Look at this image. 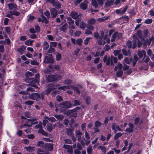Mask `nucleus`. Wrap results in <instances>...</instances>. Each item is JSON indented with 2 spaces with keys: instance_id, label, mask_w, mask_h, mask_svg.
<instances>
[{
  "instance_id": "7",
  "label": "nucleus",
  "mask_w": 154,
  "mask_h": 154,
  "mask_svg": "<svg viewBox=\"0 0 154 154\" xmlns=\"http://www.w3.org/2000/svg\"><path fill=\"white\" fill-rule=\"evenodd\" d=\"M44 62L45 63H53L54 60L51 54L47 55L45 57Z\"/></svg>"
},
{
  "instance_id": "41",
  "label": "nucleus",
  "mask_w": 154,
  "mask_h": 154,
  "mask_svg": "<svg viewBox=\"0 0 154 154\" xmlns=\"http://www.w3.org/2000/svg\"><path fill=\"white\" fill-rule=\"evenodd\" d=\"M38 132L45 136H47L48 135V133L44 131L43 129L41 131H38Z\"/></svg>"
},
{
  "instance_id": "2",
  "label": "nucleus",
  "mask_w": 154,
  "mask_h": 154,
  "mask_svg": "<svg viewBox=\"0 0 154 154\" xmlns=\"http://www.w3.org/2000/svg\"><path fill=\"white\" fill-rule=\"evenodd\" d=\"M44 94L42 93L40 94H39L32 93L30 94L29 96V98L30 99L38 100L39 99H44Z\"/></svg>"
},
{
  "instance_id": "1",
  "label": "nucleus",
  "mask_w": 154,
  "mask_h": 154,
  "mask_svg": "<svg viewBox=\"0 0 154 154\" xmlns=\"http://www.w3.org/2000/svg\"><path fill=\"white\" fill-rule=\"evenodd\" d=\"M72 88L75 91H76L77 94H79L80 93V91L83 90V88L80 85H78L77 87H74L72 86H63L58 88L59 90H65L66 89Z\"/></svg>"
},
{
  "instance_id": "51",
  "label": "nucleus",
  "mask_w": 154,
  "mask_h": 154,
  "mask_svg": "<svg viewBox=\"0 0 154 154\" xmlns=\"http://www.w3.org/2000/svg\"><path fill=\"white\" fill-rule=\"evenodd\" d=\"M73 102L74 103V106L79 105L81 103V102L77 100H75Z\"/></svg>"
},
{
  "instance_id": "12",
  "label": "nucleus",
  "mask_w": 154,
  "mask_h": 154,
  "mask_svg": "<svg viewBox=\"0 0 154 154\" xmlns=\"http://www.w3.org/2000/svg\"><path fill=\"white\" fill-rule=\"evenodd\" d=\"M68 23L69 24V27L70 29H75L76 27L74 25V21L71 19L68 20Z\"/></svg>"
},
{
  "instance_id": "62",
  "label": "nucleus",
  "mask_w": 154,
  "mask_h": 154,
  "mask_svg": "<svg viewBox=\"0 0 154 154\" xmlns=\"http://www.w3.org/2000/svg\"><path fill=\"white\" fill-rule=\"evenodd\" d=\"M81 34V32L79 31H76L75 33V35L76 36H79Z\"/></svg>"
},
{
  "instance_id": "46",
  "label": "nucleus",
  "mask_w": 154,
  "mask_h": 154,
  "mask_svg": "<svg viewBox=\"0 0 154 154\" xmlns=\"http://www.w3.org/2000/svg\"><path fill=\"white\" fill-rule=\"evenodd\" d=\"M61 58V54L59 53H57L56 55V59L57 60H60Z\"/></svg>"
},
{
  "instance_id": "30",
  "label": "nucleus",
  "mask_w": 154,
  "mask_h": 154,
  "mask_svg": "<svg viewBox=\"0 0 154 154\" xmlns=\"http://www.w3.org/2000/svg\"><path fill=\"white\" fill-rule=\"evenodd\" d=\"M41 17L42 19V22H45L46 24L48 23V21L46 18L43 14L42 15Z\"/></svg>"
},
{
  "instance_id": "42",
  "label": "nucleus",
  "mask_w": 154,
  "mask_h": 154,
  "mask_svg": "<svg viewBox=\"0 0 154 154\" xmlns=\"http://www.w3.org/2000/svg\"><path fill=\"white\" fill-rule=\"evenodd\" d=\"M44 145V142L42 141H38V142L37 145L38 146L40 147H42Z\"/></svg>"
},
{
  "instance_id": "58",
  "label": "nucleus",
  "mask_w": 154,
  "mask_h": 154,
  "mask_svg": "<svg viewBox=\"0 0 154 154\" xmlns=\"http://www.w3.org/2000/svg\"><path fill=\"white\" fill-rule=\"evenodd\" d=\"M91 39V38H86L84 41V43L85 44H88L89 41Z\"/></svg>"
},
{
  "instance_id": "15",
  "label": "nucleus",
  "mask_w": 154,
  "mask_h": 154,
  "mask_svg": "<svg viewBox=\"0 0 154 154\" xmlns=\"http://www.w3.org/2000/svg\"><path fill=\"white\" fill-rule=\"evenodd\" d=\"M122 35L121 34H119L117 32L114 33L112 35V38L111 39V42H112L115 41V39L116 37H118V38L121 37Z\"/></svg>"
},
{
  "instance_id": "29",
  "label": "nucleus",
  "mask_w": 154,
  "mask_h": 154,
  "mask_svg": "<svg viewBox=\"0 0 154 154\" xmlns=\"http://www.w3.org/2000/svg\"><path fill=\"white\" fill-rule=\"evenodd\" d=\"M87 5L85 3H82L80 5L81 8L83 10L86 9H87Z\"/></svg>"
},
{
  "instance_id": "38",
  "label": "nucleus",
  "mask_w": 154,
  "mask_h": 154,
  "mask_svg": "<svg viewBox=\"0 0 154 154\" xmlns=\"http://www.w3.org/2000/svg\"><path fill=\"white\" fill-rule=\"evenodd\" d=\"M87 152L88 154H91L92 151V147L91 146H89L87 149Z\"/></svg>"
},
{
  "instance_id": "39",
  "label": "nucleus",
  "mask_w": 154,
  "mask_h": 154,
  "mask_svg": "<svg viewBox=\"0 0 154 154\" xmlns=\"http://www.w3.org/2000/svg\"><path fill=\"white\" fill-rule=\"evenodd\" d=\"M28 18H27V20L28 21L31 22L35 18V17H34L33 16L31 15H29L28 16Z\"/></svg>"
},
{
  "instance_id": "47",
  "label": "nucleus",
  "mask_w": 154,
  "mask_h": 154,
  "mask_svg": "<svg viewBox=\"0 0 154 154\" xmlns=\"http://www.w3.org/2000/svg\"><path fill=\"white\" fill-rule=\"evenodd\" d=\"M128 8V6H126L123 9H121V14H124L125 12L126 11Z\"/></svg>"
},
{
  "instance_id": "53",
  "label": "nucleus",
  "mask_w": 154,
  "mask_h": 154,
  "mask_svg": "<svg viewBox=\"0 0 154 154\" xmlns=\"http://www.w3.org/2000/svg\"><path fill=\"white\" fill-rule=\"evenodd\" d=\"M125 131L129 132V133H132L134 132V129L132 128H127L125 130Z\"/></svg>"
},
{
  "instance_id": "36",
  "label": "nucleus",
  "mask_w": 154,
  "mask_h": 154,
  "mask_svg": "<svg viewBox=\"0 0 154 154\" xmlns=\"http://www.w3.org/2000/svg\"><path fill=\"white\" fill-rule=\"evenodd\" d=\"M123 74V71L122 70H118L117 72L116 76L117 77L122 76Z\"/></svg>"
},
{
  "instance_id": "59",
  "label": "nucleus",
  "mask_w": 154,
  "mask_h": 154,
  "mask_svg": "<svg viewBox=\"0 0 154 154\" xmlns=\"http://www.w3.org/2000/svg\"><path fill=\"white\" fill-rule=\"evenodd\" d=\"M20 13L17 11H13V15H15L16 16H19L20 14Z\"/></svg>"
},
{
  "instance_id": "57",
  "label": "nucleus",
  "mask_w": 154,
  "mask_h": 154,
  "mask_svg": "<svg viewBox=\"0 0 154 154\" xmlns=\"http://www.w3.org/2000/svg\"><path fill=\"white\" fill-rule=\"evenodd\" d=\"M91 24H89L88 23V24L87 25L86 27L88 29H90L92 30H93L94 29V27Z\"/></svg>"
},
{
  "instance_id": "55",
  "label": "nucleus",
  "mask_w": 154,
  "mask_h": 154,
  "mask_svg": "<svg viewBox=\"0 0 154 154\" xmlns=\"http://www.w3.org/2000/svg\"><path fill=\"white\" fill-rule=\"evenodd\" d=\"M31 64L33 65H38L39 64V63L37 62L35 60H31Z\"/></svg>"
},
{
  "instance_id": "20",
  "label": "nucleus",
  "mask_w": 154,
  "mask_h": 154,
  "mask_svg": "<svg viewBox=\"0 0 154 154\" xmlns=\"http://www.w3.org/2000/svg\"><path fill=\"white\" fill-rule=\"evenodd\" d=\"M47 79L50 82L54 81V75H48L47 77Z\"/></svg>"
},
{
  "instance_id": "9",
  "label": "nucleus",
  "mask_w": 154,
  "mask_h": 154,
  "mask_svg": "<svg viewBox=\"0 0 154 154\" xmlns=\"http://www.w3.org/2000/svg\"><path fill=\"white\" fill-rule=\"evenodd\" d=\"M112 128L113 130L115 133H116L117 131H122L123 130L118 125H116L115 123H113L112 125Z\"/></svg>"
},
{
  "instance_id": "22",
  "label": "nucleus",
  "mask_w": 154,
  "mask_h": 154,
  "mask_svg": "<svg viewBox=\"0 0 154 154\" xmlns=\"http://www.w3.org/2000/svg\"><path fill=\"white\" fill-rule=\"evenodd\" d=\"M26 48V47L24 46H22L20 48L18 49L17 51L19 52L22 54H23V51L25 50Z\"/></svg>"
},
{
  "instance_id": "24",
  "label": "nucleus",
  "mask_w": 154,
  "mask_h": 154,
  "mask_svg": "<svg viewBox=\"0 0 154 154\" xmlns=\"http://www.w3.org/2000/svg\"><path fill=\"white\" fill-rule=\"evenodd\" d=\"M49 48V45L48 43L47 42H45L43 43V48L44 50H47Z\"/></svg>"
},
{
  "instance_id": "23",
  "label": "nucleus",
  "mask_w": 154,
  "mask_h": 154,
  "mask_svg": "<svg viewBox=\"0 0 154 154\" xmlns=\"http://www.w3.org/2000/svg\"><path fill=\"white\" fill-rule=\"evenodd\" d=\"M137 35L142 40H143L144 39L142 37V32L141 31L139 30L137 31Z\"/></svg>"
},
{
  "instance_id": "52",
  "label": "nucleus",
  "mask_w": 154,
  "mask_h": 154,
  "mask_svg": "<svg viewBox=\"0 0 154 154\" xmlns=\"http://www.w3.org/2000/svg\"><path fill=\"white\" fill-rule=\"evenodd\" d=\"M13 14V11H10L9 12V13L6 15V16L9 18H12Z\"/></svg>"
},
{
  "instance_id": "40",
  "label": "nucleus",
  "mask_w": 154,
  "mask_h": 154,
  "mask_svg": "<svg viewBox=\"0 0 154 154\" xmlns=\"http://www.w3.org/2000/svg\"><path fill=\"white\" fill-rule=\"evenodd\" d=\"M46 118L48 120L50 121H51L52 122H54L56 121L55 119L53 117H50L49 118L47 117H46Z\"/></svg>"
},
{
  "instance_id": "3",
  "label": "nucleus",
  "mask_w": 154,
  "mask_h": 154,
  "mask_svg": "<svg viewBox=\"0 0 154 154\" xmlns=\"http://www.w3.org/2000/svg\"><path fill=\"white\" fill-rule=\"evenodd\" d=\"M57 88V86L54 84H49L48 85V88L46 90L44 91L43 92V93L44 94H48L52 90L56 89Z\"/></svg>"
},
{
  "instance_id": "26",
  "label": "nucleus",
  "mask_w": 154,
  "mask_h": 154,
  "mask_svg": "<svg viewBox=\"0 0 154 154\" xmlns=\"http://www.w3.org/2000/svg\"><path fill=\"white\" fill-rule=\"evenodd\" d=\"M47 128L48 131L49 132H51L53 129L52 125L51 124H47Z\"/></svg>"
},
{
  "instance_id": "25",
  "label": "nucleus",
  "mask_w": 154,
  "mask_h": 154,
  "mask_svg": "<svg viewBox=\"0 0 154 154\" xmlns=\"http://www.w3.org/2000/svg\"><path fill=\"white\" fill-rule=\"evenodd\" d=\"M57 8H59L60 7V5L59 2L56 1L54 2V3L53 5Z\"/></svg>"
},
{
  "instance_id": "14",
  "label": "nucleus",
  "mask_w": 154,
  "mask_h": 154,
  "mask_svg": "<svg viewBox=\"0 0 154 154\" xmlns=\"http://www.w3.org/2000/svg\"><path fill=\"white\" fill-rule=\"evenodd\" d=\"M71 15L73 18L75 19L79 18L80 16V14H78L77 12L73 11L71 12Z\"/></svg>"
},
{
  "instance_id": "13",
  "label": "nucleus",
  "mask_w": 154,
  "mask_h": 154,
  "mask_svg": "<svg viewBox=\"0 0 154 154\" xmlns=\"http://www.w3.org/2000/svg\"><path fill=\"white\" fill-rule=\"evenodd\" d=\"M63 147L67 149V152L71 154H72L73 152L72 148V146H70L69 145H64Z\"/></svg>"
},
{
  "instance_id": "4",
  "label": "nucleus",
  "mask_w": 154,
  "mask_h": 154,
  "mask_svg": "<svg viewBox=\"0 0 154 154\" xmlns=\"http://www.w3.org/2000/svg\"><path fill=\"white\" fill-rule=\"evenodd\" d=\"M107 37L108 35H106L104 38L99 37V39L98 41V44L100 45H103L105 44L106 42L107 43H109L110 42V39L109 38H107Z\"/></svg>"
},
{
  "instance_id": "63",
  "label": "nucleus",
  "mask_w": 154,
  "mask_h": 154,
  "mask_svg": "<svg viewBox=\"0 0 154 154\" xmlns=\"http://www.w3.org/2000/svg\"><path fill=\"white\" fill-rule=\"evenodd\" d=\"M5 30L6 32L8 33H10V32L11 29L10 28L8 27H5Z\"/></svg>"
},
{
  "instance_id": "11",
  "label": "nucleus",
  "mask_w": 154,
  "mask_h": 154,
  "mask_svg": "<svg viewBox=\"0 0 154 154\" xmlns=\"http://www.w3.org/2000/svg\"><path fill=\"white\" fill-rule=\"evenodd\" d=\"M143 120H140V119L138 117H136L134 119V124L138 126H140L143 123Z\"/></svg>"
},
{
  "instance_id": "31",
  "label": "nucleus",
  "mask_w": 154,
  "mask_h": 154,
  "mask_svg": "<svg viewBox=\"0 0 154 154\" xmlns=\"http://www.w3.org/2000/svg\"><path fill=\"white\" fill-rule=\"evenodd\" d=\"M132 59L130 60H129V59L127 57H125L123 60L124 63H126L127 64H130L131 61Z\"/></svg>"
},
{
  "instance_id": "32",
  "label": "nucleus",
  "mask_w": 154,
  "mask_h": 154,
  "mask_svg": "<svg viewBox=\"0 0 154 154\" xmlns=\"http://www.w3.org/2000/svg\"><path fill=\"white\" fill-rule=\"evenodd\" d=\"M68 25L66 23H65L61 28V30L65 32V30L68 28Z\"/></svg>"
},
{
  "instance_id": "60",
  "label": "nucleus",
  "mask_w": 154,
  "mask_h": 154,
  "mask_svg": "<svg viewBox=\"0 0 154 154\" xmlns=\"http://www.w3.org/2000/svg\"><path fill=\"white\" fill-rule=\"evenodd\" d=\"M44 14L47 17L49 18L50 17V14L49 11H47L44 13Z\"/></svg>"
},
{
  "instance_id": "56",
  "label": "nucleus",
  "mask_w": 154,
  "mask_h": 154,
  "mask_svg": "<svg viewBox=\"0 0 154 154\" xmlns=\"http://www.w3.org/2000/svg\"><path fill=\"white\" fill-rule=\"evenodd\" d=\"M126 45L128 48H131V42L130 41H128L127 42Z\"/></svg>"
},
{
  "instance_id": "61",
  "label": "nucleus",
  "mask_w": 154,
  "mask_h": 154,
  "mask_svg": "<svg viewBox=\"0 0 154 154\" xmlns=\"http://www.w3.org/2000/svg\"><path fill=\"white\" fill-rule=\"evenodd\" d=\"M105 0H97L98 4L100 5H102Z\"/></svg>"
},
{
  "instance_id": "16",
  "label": "nucleus",
  "mask_w": 154,
  "mask_h": 154,
  "mask_svg": "<svg viewBox=\"0 0 154 154\" xmlns=\"http://www.w3.org/2000/svg\"><path fill=\"white\" fill-rule=\"evenodd\" d=\"M51 14L52 17H55L58 14L57 11L55 8H52L51 9Z\"/></svg>"
},
{
  "instance_id": "45",
  "label": "nucleus",
  "mask_w": 154,
  "mask_h": 154,
  "mask_svg": "<svg viewBox=\"0 0 154 154\" xmlns=\"http://www.w3.org/2000/svg\"><path fill=\"white\" fill-rule=\"evenodd\" d=\"M54 76L55 81H57L59 80L61 78V76L58 75H54Z\"/></svg>"
},
{
  "instance_id": "44",
  "label": "nucleus",
  "mask_w": 154,
  "mask_h": 154,
  "mask_svg": "<svg viewBox=\"0 0 154 154\" xmlns=\"http://www.w3.org/2000/svg\"><path fill=\"white\" fill-rule=\"evenodd\" d=\"M143 59L144 60V62L146 63L148 62L150 60L149 57L146 56H144Z\"/></svg>"
},
{
  "instance_id": "50",
  "label": "nucleus",
  "mask_w": 154,
  "mask_h": 154,
  "mask_svg": "<svg viewBox=\"0 0 154 154\" xmlns=\"http://www.w3.org/2000/svg\"><path fill=\"white\" fill-rule=\"evenodd\" d=\"M83 41L82 39L81 38H79L76 41V44L79 45H81V44L82 43Z\"/></svg>"
},
{
  "instance_id": "17",
  "label": "nucleus",
  "mask_w": 154,
  "mask_h": 154,
  "mask_svg": "<svg viewBox=\"0 0 154 154\" xmlns=\"http://www.w3.org/2000/svg\"><path fill=\"white\" fill-rule=\"evenodd\" d=\"M147 52L148 55L150 57L151 59L152 60L154 58V54L152 53V52L151 50L148 49Z\"/></svg>"
},
{
  "instance_id": "28",
  "label": "nucleus",
  "mask_w": 154,
  "mask_h": 154,
  "mask_svg": "<svg viewBox=\"0 0 154 154\" xmlns=\"http://www.w3.org/2000/svg\"><path fill=\"white\" fill-rule=\"evenodd\" d=\"M110 64H111V65H112L113 64V62L112 61V58H109L108 59V60L106 61V64L107 65H109Z\"/></svg>"
},
{
  "instance_id": "33",
  "label": "nucleus",
  "mask_w": 154,
  "mask_h": 154,
  "mask_svg": "<svg viewBox=\"0 0 154 154\" xmlns=\"http://www.w3.org/2000/svg\"><path fill=\"white\" fill-rule=\"evenodd\" d=\"M109 17V16L106 17H104L102 18H100L98 19V20L100 22L103 21L104 20L108 19Z\"/></svg>"
},
{
  "instance_id": "37",
  "label": "nucleus",
  "mask_w": 154,
  "mask_h": 154,
  "mask_svg": "<svg viewBox=\"0 0 154 154\" xmlns=\"http://www.w3.org/2000/svg\"><path fill=\"white\" fill-rule=\"evenodd\" d=\"M98 148L99 149H101L104 154L106 153V148L105 147L103 146H98Z\"/></svg>"
},
{
  "instance_id": "27",
  "label": "nucleus",
  "mask_w": 154,
  "mask_h": 154,
  "mask_svg": "<svg viewBox=\"0 0 154 154\" xmlns=\"http://www.w3.org/2000/svg\"><path fill=\"white\" fill-rule=\"evenodd\" d=\"M91 4L95 8H97L98 6V4L97 2V0H92Z\"/></svg>"
},
{
  "instance_id": "35",
  "label": "nucleus",
  "mask_w": 154,
  "mask_h": 154,
  "mask_svg": "<svg viewBox=\"0 0 154 154\" xmlns=\"http://www.w3.org/2000/svg\"><path fill=\"white\" fill-rule=\"evenodd\" d=\"M101 123L98 121H97L95 123V126L98 128L101 125Z\"/></svg>"
},
{
  "instance_id": "54",
  "label": "nucleus",
  "mask_w": 154,
  "mask_h": 154,
  "mask_svg": "<svg viewBox=\"0 0 154 154\" xmlns=\"http://www.w3.org/2000/svg\"><path fill=\"white\" fill-rule=\"evenodd\" d=\"M24 103L28 105H31L33 103V102L31 100H28L25 102Z\"/></svg>"
},
{
  "instance_id": "64",
  "label": "nucleus",
  "mask_w": 154,
  "mask_h": 154,
  "mask_svg": "<svg viewBox=\"0 0 154 154\" xmlns=\"http://www.w3.org/2000/svg\"><path fill=\"white\" fill-rule=\"evenodd\" d=\"M9 19L8 18H5L4 20V24L5 25H7L8 24V23Z\"/></svg>"
},
{
  "instance_id": "6",
  "label": "nucleus",
  "mask_w": 154,
  "mask_h": 154,
  "mask_svg": "<svg viewBox=\"0 0 154 154\" xmlns=\"http://www.w3.org/2000/svg\"><path fill=\"white\" fill-rule=\"evenodd\" d=\"M134 39V42H133V46L132 47L133 48H134L137 45V44L138 46L139 47H140L142 45V43L140 42L138 39L137 38L136 36L134 35L133 36Z\"/></svg>"
},
{
  "instance_id": "21",
  "label": "nucleus",
  "mask_w": 154,
  "mask_h": 154,
  "mask_svg": "<svg viewBox=\"0 0 154 154\" xmlns=\"http://www.w3.org/2000/svg\"><path fill=\"white\" fill-rule=\"evenodd\" d=\"M25 148L26 150L31 152H33L35 150V148L34 147H31L30 146L26 147Z\"/></svg>"
},
{
  "instance_id": "34",
  "label": "nucleus",
  "mask_w": 154,
  "mask_h": 154,
  "mask_svg": "<svg viewBox=\"0 0 154 154\" xmlns=\"http://www.w3.org/2000/svg\"><path fill=\"white\" fill-rule=\"evenodd\" d=\"M122 135V134L120 132L117 133L115 135L114 137V139L115 140H117L118 138L120 137Z\"/></svg>"
},
{
  "instance_id": "18",
  "label": "nucleus",
  "mask_w": 154,
  "mask_h": 154,
  "mask_svg": "<svg viewBox=\"0 0 154 154\" xmlns=\"http://www.w3.org/2000/svg\"><path fill=\"white\" fill-rule=\"evenodd\" d=\"M122 64L120 63H118L117 65L115 66L114 70L115 71H117L118 69V70H122Z\"/></svg>"
},
{
  "instance_id": "19",
  "label": "nucleus",
  "mask_w": 154,
  "mask_h": 154,
  "mask_svg": "<svg viewBox=\"0 0 154 154\" xmlns=\"http://www.w3.org/2000/svg\"><path fill=\"white\" fill-rule=\"evenodd\" d=\"M96 21L95 19L93 18H91L89 19L88 21V23L89 24H91V25H93L94 24Z\"/></svg>"
},
{
  "instance_id": "8",
  "label": "nucleus",
  "mask_w": 154,
  "mask_h": 154,
  "mask_svg": "<svg viewBox=\"0 0 154 154\" xmlns=\"http://www.w3.org/2000/svg\"><path fill=\"white\" fill-rule=\"evenodd\" d=\"M9 9L13 11H16L17 10V5L15 3H10L8 5Z\"/></svg>"
},
{
  "instance_id": "43",
  "label": "nucleus",
  "mask_w": 154,
  "mask_h": 154,
  "mask_svg": "<svg viewBox=\"0 0 154 154\" xmlns=\"http://www.w3.org/2000/svg\"><path fill=\"white\" fill-rule=\"evenodd\" d=\"M35 128L39 129L38 131H41L42 129V126L41 124H39L35 126Z\"/></svg>"
},
{
  "instance_id": "5",
  "label": "nucleus",
  "mask_w": 154,
  "mask_h": 154,
  "mask_svg": "<svg viewBox=\"0 0 154 154\" xmlns=\"http://www.w3.org/2000/svg\"><path fill=\"white\" fill-rule=\"evenodd\" d=\"M72 104L69 102L67 101H64L60 103L59 106L61 108H69L71 107Z\"/></svg>"
},
{
  "instance_id": "49",
  "label": "nucleus",
  "mask_w": 154,
  "mask_h": 154,
  "mask_svg": "<svg viewBox=\"0 0 154 154\" xmlns=\"http://www.w3.org/2000/svg\"><path fill=\"white\" fill-rule=\"evenodd\" d=\"M114 0H110V1H108L106 3V5L107 6L111 5L114 2Z\"/></svg>"
},
{
  "instance_id": "10",
  "label": "nucleus",
  "mask_w": 154,
  "mask_h": 154,
  "mask_svg": "<svg viewBox=\"0 0 154 154\" xmlns=\"http://www.w3.org/2000/svg\"><path fill=\"white\" fill-rule=\"evenodd\" d=\"M75 23L76 25L80 27L82 29H84L85 26V24L82 21L77 20L75 21Z\"/></svg>"
},
{
  "instance_id": "48",
  "label": "nucleus",
  "mask_w": 154,
  "mask_h": 154,
  "mask_svg": "<svg viewBox=\"0 0 154 154\" xmlns=\"http://www.w3.org/2000/svg\"><path fill=\"white\" fill-rule=\"evenodd\" d=\"M152 20L151 19H146L145 21V23L147 24H150L152 23Z\"/></svg>"
}]
</instances>
